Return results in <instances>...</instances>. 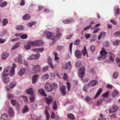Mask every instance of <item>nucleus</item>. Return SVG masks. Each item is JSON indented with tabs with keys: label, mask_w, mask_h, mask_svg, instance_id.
<instances>
[{
	"label": "nucleus",
	"mask_w": 120,
	"mask_h": 120,
	"mask_svg": "<svg viewBox=\"0 0 120 120\" xmlns=\"http://www.w3.org/2000/svg\"><path fill=\"white\" fill-rule=\"evenodd\" d=\"M9 71V75H14L15 74V68L12 66H8L5 68L4 70L3 75H8L6 73Z\"/></svg>",
	"instance_id": "1"
},
{
	"label": "nucleus",
	"mask_w": 120,
	"mask_h": 120,
	"mask_svg": "<svg viewBox=\"0 0 120 120\" xmlns=\"http://www.w3.org/2000/svg\"><path fill=\"white\" fill-rule=\"evenodd\" d=\"M28 43L31 45L33 46H39L43 44V42L41 40H38L35 41H30Z\"/></svg>",
	"instance_id": "2"
},
{
	"label": "nucleus",
	"mask_w": 120,
	"mask_h": 120,
	"mask_svg": "<svg viewBox=\"0 0 120 120\" xmlns=\"http://www.w3.org/2000/svg\"><path fill=\"white\" fill-rule=\"evenodd\" d=\"M45 89L48 92H51L53 91L51 84L48 83L45 85Z\"/></svg>",
	"instance_id": "3"
},
{
	"label": "nucleus",
	"mask_w": 120,
	"mask_h": 120,
	"mask_svg": "<svg viewBox=\"0 0 120 120\" xmlns=\"http://www.w3.org/2000/svg\"><path fill=\"white\" fill-rule=\"evenodd\" d=\"M52 33L51 32L49 31H46L43 34V36H46V38L48 39H50L51 40H53L54 37L52 35Z\"/></svg>",
	"instance_id": "4"
},
{
	"label": "nucleus",
	"mask_w": 120,
	"mask_h": 120,
	"mask_svg": "<svg viewBox=\"0 0 120 120\" xmlns=\"http://www.w3.org/2000/svg\"><path fill=\"white\" fill-rule=\"evenodd\" d=\"M11 103L13 106H15L17 109H19L20 107L19 103L17 102L16 99H12L11 101Z\"/></svg>",
	"instance_id": "5"
},
{
	"label": "nucleus",
	"mask_w": 120,
	"mask_h": 120,
	"mask_svg": "<svg viewBox=\"0 0 120 120\" xmlns=\"http://www.w3.org/2000/svg\"><path fill=\"white\" fill-rule=\"evenodd\" d=\"M64 68L66 70H71V62L69 61L64 65Z\"/></svg>",
	"instance_id": "6"
},
{
	"label": "nucleus",
	"mask_w": 120,
	"mask_h": 120,
	"mask_svg": "<svg viewBox=\"0 0 120 120\" xmlns=\"http://www.w3.org/2000/svg\"><path fill=\"white\" fill-rule=\"evenodd\" d=\"M40 70L41 68L39 65H35L33 68V72L35 74L40 71Z\"/></svg>",
	"instance_id": "7"
},
{
	"label": "nucleus",
	"mask_w": 120,
	"mask_h": 120,
	"mask_svg": "<svg viewBox=\"0 0 120 120\" xmlns=\"http://www.w3.org/2000/svg\"><path fill=\"white\" fill-rule=\"evenodd\" d=\"M45 100L47 104L49 105L53 101V99L51 96H49L48 98H45Z\"/></svg>",
	"instance_id": "8"
},
{
	"label": "nucleus",
	"mask_w": 120,
	"mask_h": 120,
	"mask_svg": "<svg viewBox=\"0 0 120 120\" xmlns=\"http://www.w3.org/2000/svg\"><path fill=\"white\" fill-rule=\"evenodd\" d=\"M75 56L77 58L79 59L81 58L82 56L81 52L79 50H76L75 52Z\"/></svg>",
	"instance_id": "9"
},
{
	"label": "nucleus",
	"mask_w": 120,
	"mask_h": 120,
	"mask_svg": "<svg viewBox=\"0 0 120 120\" xmlns=\"http://www.w3.org/2000/svg\"><path fill=\"white\" fill-rule=\"evenodd\" d=\"M15 61L20 64H22V56L20 55H19L17 57L15 60Z\"/></svg>",
	"instance_id": "10"
},
{
	"label": "nucleus",
	"mask_w": 120,
	"mask_h": 120,
	"mask_svg": "<svg viewBox=\"0 0 120 120\" xmlns=\"http://www.w3.org/2000/svg\"><path fill=\"white\" fill-rule=\"evenodd\" d=\"M85 68L84 66L82 67L79 70L78 73L79 75H84Z\"/></svg>",
	"instance_id": "11"
},
{
	"label": "nucleus",
	"mask_w": 120,
	"mask_h": 120,
	"mask_svg": "<svg viewBox=\"0 0 120 120\" xmlns=\"http://www.w3.org/2000/svg\"><path fill=\"white\" fill-rule=\"evenodd\" d=\"M97 81L95 80H93L90 81L88 84V85L89 86H94L98 83Z\"/></svg>",
	"instance_id": "12"
},
{
	"label": "nucleus",
	"mask_w": 120,
	"mask_h": 120,
	"mask_svg": "<svg viewBox=\"0 0 120 120\" xmlns=\"http://www.w3.org/2000/svg\"><path fill=\"white\" fill-rule=\"evenodd\" d=\"M2 80L3 82L6 84H7L9 81V78L8 75H3L2 77Z\"/></svg>",
	"instance_id": "13"
},
{
	"label": "nucleus",
	"mask_w": 120,
	"mask_h": 120,
	"mask_svg": "<svg viewBox=\"0 0 120 120\" xmlns=\"http://www.w3.org/2000/svg\"><path fill=\"white\" fill-rule=\"evenodd\" d=\"M66 89V87L65 86H62L61 87L60 90L62 95H64L66 94V91L65 90Z\"/></svg>",
	"instance_id": "14"
},
{
	"label": "nucleus",
	"mask_w": 120,
	"mask_h": 120,
	"mask_svg": "<svg viewBox=\"0 0 120 120\" xmlns=\"http://www.w3.org/2000/svg\"><path fill=\"white\" fill-rule=\"evenodd\" d=\"M118 109V107L116 105L114 106L109 110V111L110 113H113L116 112Z\"/></svg>",
	"instance_id": "15"
},
{
	"label": "nucleus",
	"mask_w": 120,
	"mask_h": 120,
	"mask_svg": "<svg viewBox=\"0 0 120 120\" xmlns=\"http://www.w3.org/2000/svg\"><path fill=\"white\" fill-rule=\"evenodd\" d=\"M74 22L73 19H69L64 20L63 22L65 24H70L73 23Z\"/></svg>",
	"instance_id": "16"
},
{
	"label": "nucleus",
	"mask_w": 120,
	"mask_h": 120,
	"mask_svg": "<svg viewBox=\"0 0 120 120\" xmlns=\"http://www.w3.org/2000/svg\"><path fill=\"white\" fill-rule=\"evenodd\" d=\"M9 54L7 52H4L2 53L1 57L2 59L5 60L9 56Z\"/></svg>",
	"instance_id": "17"
},
{
	"label": "nucleus",
	"mask_w": 120,
	"mask_h": 120,
	"mask_svg": "<svg viewBox=\"0 0 120 120\" xmlns=\"http://www.w3.org/2000/svg\"><path fill=\"white\" fill-rule=\"evenodd\" d=\"M38 92L39 94L45 97H47V96L45 93L44 90L43 89H39Z\"/></svg>",
	"instance_id": "18"
},
{
	"label": "nucleus",
	"mask_w": 120,
	"mask_h": 120,
	"mask_svg": "<svg viewBox=\"0 0 120 120\" xmlns=\"http://www.w3.org/2000/svg\"><path fill=\"white\" fill-rule=\"evenodd\" d=\"M44 50V48H35L32 49L34 51L37 52H41Z\"/></svg>",
	"instance_id": "19"
},
{
	"label": "nucleus",
	"mask_w": 120,
	"mask_h": 120,
	"mask_svg": "<svg viewBox=\"0 0 120 120\" xmlns=\"http://www.w3.org/2000/svg\"><path fill=\"white\" fill-rule=\"evenodd\" d=\"M26 93L28 94L32 95L34 94V91L31 88H30L29 89L26 91Z\"/></svg>",
	"instance_id": "20"
},
{
	"label": "nucleus",
	"mask_w": 120,
	"mask_h": 120,
	"mask_svg": "<svg viewBox=\"0 0 120 120\" xmlns=\"http://www.w3.org/2000/svg\"><path fill=\"white\" fill-rule=\"evenodd\" d=\"M8 116L6 113L3 114L1 117V120H7L8 119Z\"/></svg>",
	"instance_id": "21"
},
{
	"label": "nucleus",
	"mask_w": 120,
	"mask_h": 120,
	"mask_svg": "<svg viewBox=\"0 0 120 120\" xmlns=\"http://www.w3.org/2000/svg\"><path fill=\"white\" fill-rule=\"evenodd\" d=\"M30 18V16L28 14H26L23 16L22 17L23 19L24 20H28Z\"/></svg>",
	"instance_id": "22"
},
{
	"label": "nucleus",
	"mask_w": 120,
	"mask_h": 120,
	"mask_svg": "<svg viewBox=\"0 0 120 120\" xmlns=\"http://www.w3.org/2000/svg\"><path fill=\"white\" fill-rule=\"evenodd\" d=\"M108 54H109L110 55L109 56L110 59L111 61H113L114 60L115 57L114 55L111 52H107Z\"/></svg>",
	"instance_id": "23"
},
{
	"label": "nucleus",
	"mask_w": 120,
	"mask_h": 120,
	"mask_svg": "<svg viewBox=\"0 0 120 120\" xmlns=\"http://www.w3.org/2000/svg\"><path fill=\"white\" fill-rule=\"evenodd\" d=\"M8 113L10 116H13L14 114V112L11 108H10L8 110Z\"/></svg>",
	"instance_id": "24"
},
{
	"label": "nucleus",
	"mask_w": 120,
	"mask_h": 120,
	"mask_svg": "<svg viewBox=\"0 0 120 120\" xmlns=\"http://www.w3.org/2000/svg\"><path fill=\"white\" fill-rule=\"evenodd\" d=\"M26 68H21L19 71V75H23L25 72Z\"/></svg>",
	"instance_id": "25"
},
{
	"label": "nucleus",
	"mask_w": 120,
	"mask_h": 120,
	"mask_svg": "<svg viewBox=\"0 0 120 120\" xmlns=\"http://www.w3.org/2000/svg\"><path fill=\"white\" fill-rule=\"evenodd\" d=\"M20 45V43L19 42H17L11 48L12 50H13L18 48Z\"/></svg>",
	"instance_id": "26"
},
{
	"label": "nucleus",
	"mask_w": 120,
	"mask_h": 120,
	"mask_svg": "<svg viewBox=\"0 0 120 120\" xmlns=\"http://www.w3.org/2000/svg\"><path fill=\"white\" fill-rule=\"evenodd\" d=\"M102 91V89L100 88L98 90V91L97 94L94 97V98H96L98 96L101 94Z\"/></svg>",
	"instance_id": "27"
},
{
	"label": "nucleus",
	"mask_w": 120,
	"mask_h": 120,
	"mask_svg": "<svg viewBox=\"0 0 120 120\" xmlns=\"http://www.w3.org/2000/svg\"><path fill=\"white\" fill-rule=\"evenodd\" d=\"M32 83L34 84L38 80V77L37 75H34L32 78Z\"/></svg>",
	"instance_id": "28"
},
{
	"label": "nucleus",
	"mask_w": 120,
	"mask_h": 120,
	"mask_svg": "<svg viewBox=\"0 0 120 120\" xmlns=\"http://www.w3.org/2000/svg\"><path fill=\"white\" fill-rule=\"evenodd\" d=\"M51 84L52 86V88L53 90H56L58 87V85L56 83H53Z\"/></svg>",
	"instance_id": "29"
},
{
	"label": "nucleus",
	"mask_w": 120,
	"mask_h": 120,
	"mask_svg": "<svg viewBox=\"0 0 120 120\" xmlns=\"http://www.w3.org/2000/svg\"><path fill=\"white\" fill-rule=\"evenodd\" d=\"M106 57V55H101L100 56H99L98 57V59L99 60H101L105 58Z\"/></svg>",
	"instance_id": "30"
},
{
	"label": "nucleus",
	"mask_w": 120,
	"mask_h": 120,
	"mask_svg": "<svg viewBox=\"0 0 120 120\" xmlns=\"http://www.w3.org/2000/svg\"><path fill=\"white\" fill-rule=\"evenodd\" d=\"M84 75H79V77L81 78V80L83 82H86L88 81V79L87 78L85 79L83 78Z\"/></svg>",
	"instance_id": "31"
},
{
	"label": "nucleus",
	"mask_w": 120,
	"mask_h": 120,
	"mask_svg": "<svg viewBox=\"0 0 120 120\" xmlns=\"http://www.w3.org/2000/svg\"><path fill=\"white\" fill-rule=\"evenodd\" d=\"M8 21L6 19H3L2 21V22L3 23V26H4L6 25L8 23Z\"/></svg>",
	"instance_id": "32"
},
{
	"label": "nucleus",
	"mask_w": 120,
	"mask_h": 120,
	"mask_svg": "<svg viewBox=\"0 0 120 120\" xmlns=\"http://www.w3.org/2000/svg\"><path fill=\"white\" fill-rule=\"evenodd\" d=\"M118 93V92L117 90H114L113 91L112 96L113 97H115L117 96Z\"/></svg>",
	"instance_id": "33"
},
{
	"label": "nucleus",
	"mask_w": 120,
	"mask_h": 120,
	"mask_svg": "<svg viewBox=\"0 0 120 120\" xmlns=\"http://www.w3.org/2000/svg\"><path fill=\"white\" fill-rule=\"evenodd\" d=\"M28 107L27 106H25L23 108L22 112L23 113L26 112L28 111Z\"/></svg>",
	"instance_id": "34"
},
{
	"label": "nucleus",
	"mask_w": 120,
	"mask_h": 120,
	"mask_svg": "<svg viewBox=\"0 0 120 120\" xmlns=\"http://www.w3.org/2000/svg\"><path fill=\"white\" fill-rule=\"evenodd\" d=\"M15 29L18 30H21L23 29L24 27L22 25L18 26L16 27Z\"/></svg>",
	"instance_id": "35"
},
{
	"label": "nucleus",
	"mask_w": 120,
	"mask_h": 120,
	"mask_svg": "<svg viewBox=\"0 0 120 120\" xmlns=\"http://www.w3.org/2000/svg\"><path fill=\"white\" fill-rule=\"evenodd\" d=\"M68 117L71 120H74L75 119V117L71 113L68 114Z\"/></svg>",
	"instance_id": "36"
},
{
	"label": "nucleus",
	"mask_w": 120,
	"mask_h": 120,
	"mask_svg": "<svg viewBox=\"0 0 120 120\" xmlns=\"http://www.w3.org/2000/svg\"><path fill=\"white\" fill-rule=\"evenodd\" d=\"M53 110H55L57 108L56 102L55 101H53Z\"/></svg>",
	"instance_id": "37"
},
{
	"label": "nucleus",
	"mask_w": 120,
	"mask_h": 120,
	"mask_svg": "<svg viewBox=\"0 0 120 120\" xmlns=\"http://www.w3.org/2000/svg\"><path fill=\"white\" fill-rule=\"evenodd\" d=\"M16 84V83L15 82H13L10 84L9 86L11 88H13L15 86Z\"/></svg>",
	"instance_id": "38"
},
{
	"label": "nucleus",
	"mask_w": 120,
	"mask_h": 120,
	"mask_svg": "<svg viewBox=\"0 0 120 120\" xmlns=\"http://www.w3.org/2000/svg\"><path fill=\"white\" fill-rule=\"evenodd\" d=\"M35 96L34 95L31 96L30 97V100L31 102H33L35 100Z\"/></svg>",
	"instance_id": "39"
},
{
	"label": "nucleus",
	"mask_w": 120,
	"mask_h": 120,
	"mask_svg": "<svg viewBox=\"0 0 120 120\" xmlns=\"http://www.w3.org/2000/svg\"><path fill=\"white\" fill-rule=\"evenodd\" d=\"M66 84L68 91H70V89L71 87V84L70 83L67 82L66 83Z\"/></svg>",
	"instance_id": "40"
},
{
	"label": "nucleus",
	"mask_w": 120,
	"mask_h": 120,
	"mask_svg": "<svg viewBox=\"0 0 120 120\" xmlns=\"http://www.w3.org/2000/svg\"><path fill=\"white\" fill-rule=\"evenodd\" d=\"M41 78L43 80H47L49 78V75H42Z\"/></svg>",
	"instance_id": "41"
},
{
	"label": "nucleus",
	"mask_w": 120,
	"mask_h": 120,
	"mask_svg": "<svg viewBox=\"0 0 120 120\" xmlns=\"http://www.w3.org/2000/svg\"><path fill=\"white\" fill-rule=\"evenodd\" d=\"M7 4V2L6 1H4L0 5V7H3L6 6Z\"/></svg>",
	"instance_id": "42"
},
{
	"label": "nucleus",
	"mask_w": 120,
	"mask_h": 120,
	"mask_svg": "<svg viewBox=\"0 0 120 120\" xmlns=\"http://www.w3.org/2000/svg\"><path fill=\"white\" fill-rule=\"evenodd\" d=\"M20 37V38L22 39H26L27 38V35L26 34H24L21 35Z\"/></svg>",
	"instance_id": "43"
},
{
	"label": "nucleus",
	"mask_w": 120,
	"mask_h": 120,
	"mask_svg": "<svg viewBox=\"0 0 120 120\" xmlns=\"http://www.w3.org/2000/svg\"><path fill=\"white\" fill-rule=\"evenodd\" d=\"M82 52L84 56H85L86 54L87 57V58L88 57V54L87 52L86 51H84L83 50H82Z\"/></svg>",
	"instance_id": "44"
},
{
	"label": "nucleus",
	"mask_w": 120,
	"mask_h": 120,
	"mask_svg": "<svg viewBox=\"0 0 120 120\" xmlns=\"http://www.w3.org/2000/svg\"><path fill=\"white\" fill-rule=\"evenodd\" d=\"M109 93V91H107L102 95V96L104 98H107L108 97V95Z\"/></svg>",
	"instance_id": "45"
},
{
	"label": "nucleus",
	"mask_w": 120,
	"mask_h": 120,
	"mask_svg": "<svg viewBox=\"0 0 120 120\" xmlns=\"http://www.w3.org/2000/svg\"><path fill=\"white\" fill-rule=\"evenodd\" d=\"M54 54L55 56V60H58L59 59V57H57L58 54L56 52H54Z\"/></svg>",
	"instance_id": "46"
},
{
	"label": "nucleus",
	"mask_w": 120,
	"mask_h": 120,
	"mask_svg": "<svg viewBox=\"0 0 120 120\" xmlns=\"http://www.w3.org/2000/svg\"><path fill=\"white\" fill-rule=\"evenodd\" d=\"M80 40L78 39L76 40L75 41L74 43V45H78L80 43Z\"/></svg>",
	"instance_id": "47"
},
{
	"label": "nucleus",
	"mask_w": 120,
	"mask_h": 120,
	"mask_svg": "<svg viewBox=\"0 0 120 120\" xmlns=\"http://www.w3.org/2000/svg\"><path fill=\"white\" fill-rule=\"evenodd\" d=\"M13 96H14L13 94L10 93L8 94L7 95V97L9 99H11Z\"/></svg>",
	"instance_id": "48"
},
{
	"label": "nucleus",
	"mask_w": 120,
	"mask_h": 120,
	"mask_svg": "<svg viewBox=\"0 0 120 120\" xmlns=\"http://www.w3.org/2000/svg\"><path fill=\"white\" fill-rule=\"evenodd\" d=\"M108 53L106 51L104 50H101L100 52V54L101 55H106Z\"/></svg>",
	"instance_id": "49"
},
{
	"label": "nucleus",
	"mask_w": 120,
	"mask_h": 120,
	"mask_svg": "<svg viewBox=\"0 0 120 120\" xmlns=\"http://www.w3.org/2000/svg\"><path fill=\"white\" fill-rule=\"evenodd\" d=\"M31 46L29 44H27L24 45V48L26 49H29L31 48Z\"/></svg>",
	"instance_id": "50"
},
{
	"label": "nucleus",
	"mask_w": 120,
	"mask_h": 120,
	"mask_svg": "<svg viewBox=\"0 0 120 120\" xmlns=\"http://www.w3.org/2000/svg\"><path fill=\"white\" fill-rule=\"evenodd\" d=\"M84 99L87 102L90 101L91 100L89 96L86 97Z\"/></svg>",
	"instance_id": "51"
},
{
	"label": "nucleus",
	"mask_w": 120,
	"mask_h": 120,
	"mask_svg": "<svg viewBox=\"0 0 120 120\" xmlns=\"http://www.w3.org/2000/svg\"><path fill=\"white\" fill-rule=\"evenodd\" d=\"M90 49L91 52H94L95 50V47L94 45H91Z\"/></svg>",
	"instance_id": "52"
},
{
	"label": "nucleus",
	"mask_w": 120,
	"mask_h": 120,
	"mask_svg": "<svg viewBox=\"0 0 120 120\" xmlns=\"http://www.w3.org/2000/svg\"><path fill=\"white\" fill-rule=\"evenodd\" d=\"M34 57H35V60L38 59L40 56V55L39 53L36 54H34Z\"/></svg>",
	"instance_id": "53"
},
{
	"label": "nucleus",
	"mask_w": 120,
	"mask_h": 120,
	"mask_svg": "<svg viewBox=\"0 0 120 120\" xmlns=\"http://www.w3.org/2000/svg\"><path fill=\"white\" fill-rule=\"evenodd\" d=\"M62 35V34L60 33H58L56 35L55 37L56 38L59 39L60 38V36H61Z\"/></svg>",
	"instance_id": "54"
},
{
	"label": "nucleus",
	"mask_w": 120,
	"mask_h": 120,
	"mask_svg": "<svg viewBox=\"0 0 120 120\" xmlns=\"http://www.w3.org/2000/svg\"><path fill=\"white\" fill-rule=\"evenodd\" d=\"M88 88V85L85 86L83 88V90L84 91H87Z\"/></svg>",
	"instance_id": "55"
},
{
	"label": "nucleus",
	"mask_w": 120,
	"mask_h": 120,
	"mask_svg": "<svg viewBox=\"0 0 120 120\" xmlns=\"http://www.w3.org/2000/svg\"><path fill=\"white\" fill-rule=\"evenodd\" d=\"M35 57L34 56V54L30 56L28 58V60H35Z\"/></svg>",
	"instance_id": "56"
},
{
	"label": "nucleus",
	"mask_w": 120,
	"mask_h": 120,
	"mask_svg": "<svg viewBox=\"0 0 120 120\" xmlns=\"http://www.w3.org/2000/svg\"><path fill=\"white\" fill-rule=\"evenodd\" d=\"M114 35L115 37L120 36V31H118L114 33Z\"/></svg>",
	"instance_id": "57"
},
{
	"label": "nucleus",
	"mask_w": 120,
	"mask_h": 120,
	"mask_svg": "<svg viewBox=\"0 0 120 120\" xmlns=\"http://www.w3.org/2000/svg\"><path fill=\"white\" fill-rule=\"evenodd\" d=\"M49 68V67L48 66H47L46 67L43 68L42 69V70L43 71H47L48 70Z\"/></svg>",
	"instance_id": "58"
},
{
	"label": "nucleus",
	"mask_w": 120,
	"mask_h": 120,
	"mask_svg": "<svg viewBox=\"0 0 120 120\" xmlns=\"http://www.w3.org/2000/svg\"><path fill=\"white\" fill-rule=\"evenodd\" d=\"M92 27V26L91 25H90L84 28V30H86L88 29H90Z\"/></svg>",
	"instance_id": "59"
},
{
	"label": "nucleus",
	"mask_w": 120,
	"mask_h": 120,
	"mask_svg": "<svg viewBox=\"0 0 120 120\" xmlns=\"http://www.w3.org/2000/svg\"><path fill=\"white\" fill-rule=\"evenodd\" d=\"M81 62L80 61L77 62L75 64V66L77 67H79L81 65Z\"/></svg>",
	"instance_id": "60"
},
{
	"label": "nucleus",
	"mask_w": 120,
	"mask_h": 120,
	"mask_svg": "<svg viewBox=\"0 0 120 120\" xmlns=\"http://www.w3.org/2000/svg\"><path fill=\"white\" fill-rule=\"evenodd\" d=\"M63 46H61V45H58L57 46V49L58 50H62L63 48Z\"/></svg>",
	"instance_id": "61"
},
{
	"label": "nucleus",
	"mask_w": 120,
	"mask_h": 120,
	"mask_svg": "<svg viewBox=\"0 0 120 120\" xmlns=\"http://www.w3.org/2000/svg\"><path fill=\"white\" fill-rule=\"evenodd\" d=\"M55 117V114L53 112H52L51 113V118L52 119H54Z\"/></svg>",
	"instance_id": "62"
},
{
	"label": "nucleus",
	"mask_w": 120,
	"mask_h": 120,
	"mask_svg": "<svg viewBox=\"0 0 120 120\" xmlns=\"http://www.w3.org/2000/svg\"><path fill=\"white\" fill-rule=\"evenodd\" d=\"M38 11H39L42 10L43 8V6L39 5L38 6Z\"/></svg>",
	"instance_id": "63"
},
{
	"label": "nucleus",
	"mask_w": 120,
	"mask_h": 120,
	"mask_svg": "<svg viewBox=\"0 0 120 120\" xmlns=\"http://www.w3.org/2000/svg\"><path fill=\"white\" fill-rule=\"evenodd\" d=\"M119 44V42L118 41H116L115 42H114L113 44L114 45H117Z\"/></svg>",
	"instance_id": "64"
}]
</instances>
